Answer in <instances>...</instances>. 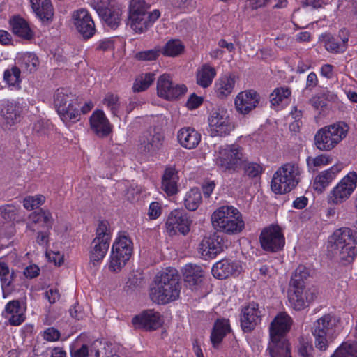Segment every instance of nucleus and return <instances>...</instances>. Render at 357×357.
Returning <instances> with one entry per match:
<instances>
[{
	"mask_svg": "<svg viewBox=\"0 0 357 357\" xmlns=\"http://www.w3.org/2000/svg\"><path fill=\"white\" fill-rule=\"evenodd\" d=\"M185 46L179 40H169L162 48L160 52L166 56L174 57L181 54L184 51Z\"/></svg>",
	"mask_w": 357,
	"mask_h": 357,
	"instance_id": "de8ad7c7",
	"label": "nucleus"
},
{
	"mask_svg": "<svg viewBox=\"0 0 357 357\" xmlns=\"http://www.w3.org/2000/svg\"><path fill=\"white\" fill-rule=\"evenodd\" d=\"M331 357H357V343H342Z\"/></svg>",
	"mask_w": 357,
	"mask_h": 357,
	"instance_id": "3c124183",
	"label": "nucleus"
},
{
	"mask_svg": "<svg viewBox=\"0 0 357 357\" xmlns=\"http://www.w3.org/2000/svg\"><path fill=\"white\" fill-rule=\"evenodd\" d=\"M102 102L114 116H119L124 114V102H120L117 96L109 93L105 95Z\"/></svg>",
	"mask_w": 357,
	"mask_h": 357,
	"instance_id": "c03bdc74",
	"label": "nucleus"
},
{
	"mask_svg": "<svg viewBox=\"0 0 357 357\" xmlns=\"http://www.w3.org/2000/svg\"><path fill=\"white\" fill-rule=\"evenodd\" d=\"M25 307L18 301H11L6 306L2 314L13 326L20 325L25 320Z\"/></svg>",
	"mask_w": 357,
	"mask_h": 357,
	"instance_id": "bb28decb",
	"label": "nucleus"
},
{
	"mask_svg": "<svg viewBox=\"0 0 357 357\" xmlns=\"http://www.w3.org/2000/svg\"><path fill=\"white\" fill-rule=\"evenodd\" d=\"M178 172L174 168H167L162 178V189L169 196L178 192Z\"/></svg>",
	"mask_w": 357,
	"mask_h": 357,
	"instance_id": "72a5a7b5",
	"label": "nucleus"
},
{
	"mask_svg": "<svg viewBox=\"0 0 357 357\" xmlns=\"http://www.w3.org/2000/svg\"><path fill=\"white\" fill-rule=\"evenodd\" d=\"M33 13L43 21L52 20L54 9L50 0H29Z\"/></svg>",
	"mask_w": 357,
	"mask_h": 357,
	"instance_id": "f704fd0d",
	"label": "nucleus"
},
{
	"mask_svg": "<svg viewBox=\"0 0 357 357\" xmlns=\"http://www.w3.org/2000/svg\"><path fill=\"white\" fill-rule=\"evenodd\" d=\"M291 324L292 319L286 312L279 313L271 322L267 349L271 357H291L290 344L284 336Z\"/></svg>",
	"mask_w": 357,
	"mask_h": 357,
	"instance_id": "f03ea898",
	"label": "nucleus"
},
{
	"mask_svg": "<svg viewBox=\"0 0 357 357\" xmlns=\"http://www.w3.org/2000/svg\"><path fill=\"white\" fill-rule=\"evenodd\" d=\"M20 207L15 204H4L0 206V220L8 222L16 220Z\"/></svg>",
	"mask_w": 357,
	"mask_h": 357,
	"instance_id": "8fccbe9b",
	"label": "nucleus"
},
{
	"mask_svg": "<svg viewBox=\"0 0 357 357\" xmlns=\"http://www.w3.org/2000/svg\"><path fill=\"white\" fill-rule=\"evenodd\" d=\"M182 273L185 282L189 285H195L201 281L203 276L202 268L197 265L187 264L183 269Z\"/></svg>",
	"mask_w": 357,
	"mask_h": 357,
	"instance_id": "37998d69",
	"label": "nucleus"
},
{
	"mask_svg": "<svg viewBox=\"0 0 357 357\" xmlns=\"http://www.w3.org/2000/svg\"><path fill=\"white\" fill-rule=\"evenodd\" d=\"M13 273H10V268L6 257H0V280L3 293V297L6 289L9 288L13 280Z\"/></svg>",
	"mask_w": 357,
	"mask_h": 357,
	"instance_id": "a18cd8bd",
	"label": "nucleus"
},
{
	"mask_svg": "<svg viewBox=\"0 0 357 357\" xmlns=\"http://www.w3.org/2000/svg\"><path fill=\"white\" fill-rule=\"evenodd\" d=\"M202 197L201 192L198 188L190 189L185 195L184 198V204L185 208L194 211L202 203Z\"/></svg>",
	"mask_w": 357,
	"mask_h": 357,
	"instance_id": "49530a36",
	"label": "nucleus"
},
{
	"mask_svg": "<svg viewBox=\"0 0 357 357\" xmlns=\"http://www.w3.org/2000/svg\"><path fill=\"white\" fill-rule=\"evenodd\" d=\"M306 162L309 170L314 172L318 168H321L328 165L331 160L328 155L321 154L316 157H307Z\"/></svg>",
	"mask_w": 357,
	"mask_h": 357,
	"instance_id": "5fc2aeb1",
	"label": "nucleus"
},
{
	"mask_svg": "<svg viewBox=\"0 0 357 357\" xmlns=\"http://www.w3.org/2000/svg\"><path fill=\"white\" fill-rule=\"evenodd\" d=\"M261 312L254 302L244 306L241 313V326L244 332H250L261 321Z\"/></svg>",
	"mask_w": 357,
	"mask_h": 357,
	"instance_id": "5701e85b",
	"label": "nucleus"
},
{
	"mask_svg": "<svg viewBox=\"0 0 357 357\" xmlns=\"http://www.w3.org/2000/svg\"><path fill=\"white\" fill-rule=\"evenodd\" d=\"M162 213L160 204L157 202H153L150 204L148 211V215L151 220L157 219Z\"/></svg>",
	"mask_w": 357,
	"mask_h": 357,
	"instance_id": "052dcab7",
	"label": "nucleus"
},
{
	"mask_svg": "<svg viewBox=\"0 0 357 357\" xmlns=\"http://www.w3.org/2000/svg\"><path fill=\"white\" fill-rule=\"evenodd\" d=\"M132 253V243L126 234H119L113 243L109 256V269L119 272L126 265Z\"/></svg>",
	"mask_w": 357,
	"mask_h": 357,
	"instance_id": "9b49d317",
	"label": "nucleus"
},
{
	"mask_svg": "<svg viewBox=\"0 0 357 357\" xmlns=\"http://www.w3.org/2000/svg\"><path fill=\"white\" fill-rule=\"evenodd\" d=\"M216 76V70L212 66L205 63L197 68L196 73V80L199 86L202 88H207L211 84Z\"/></svg>",
	"mask_w": 357,
	"mask_h": 357,
	"instance_id": "58836bf2",
	"label": "nucleus"
},
{
	"mask_svg": "<svg viewBox=\"0 0 357 357\" xmlns=\"http://www.w3.org/2000/svg\"><path fill=\"white\" fill-rule=\"evenodd\" d=\"M357 187V173L349 172L333 188L327 197L330 204H340L349 198Z\"/></svg>",
	"mask_w": 357,
	"mask_h": 357,
	"instance_id": "ddd939ff",
	"label": "nucleus"
},
{
	"mask_svg": "<svg viewBox=\"0 0 357 357\" xmlns=\"http://www.w3.org/2000/svg\"><path fill=\"white\" fill-rule=\"evenodd\" d=\"M155 79V74L147 73L139 75L133 84L132 89L135 92H141L147 89Z\"/></svg>",
	"mask_w": 357,
	"mask_h": 357,
	"instance_id": "603ef678",
	"label": "nucleus"
},
{
	"mask_svg": "<svg viewBox=\"0 0 357 357\" xmlns=\"http://www.w3.org/2000/svg\"><path fill=\"white\" fill-rule=\"evenodd\" d=\"M22 108L14 100H4L0 104V126L10 130L20 121Z\"/></svg>",
	"mask_w": 357,
	"mask_h": 357,
	"instance_id": "4468645a",
	"label": "nucleus"
},
{
	"mask_svg": "<svg viewBox=\"0 0 357 357\" xmlns=\"http://www.w3.org/2000/svg\"><path fill=\"white\" fill-rule=\"evenodd\" d=\"M297 347L298 357H314V349L307 337H300Z\"/></svg>",
	"mask_w": 357,
	"mask_h": 357,
	"instance_id": "864d4df0",
	"label": "nucleus"
},
{
	"mask_svg": "<svg viewBox=\"0 0 357 357\" xmlns=\"http://www.w3.org/2000/svg\"><path fill=\"white\" fill-rule=\"evenodd\" d=\"M203 102V98L200 96H197L195 94H192L188 98L186 105L190 109H195L199 107Z\"/></svg>",
	"mask_w": 357,
	"mask_h": 357,
	"instance_id": "e2e57ef3",
	"label": "nucleus"
},
{
	"mask_svg": "<svg viewBox=\"0 0 357 357\" xmlns=\"http://www.w3.org/2000/svg\"><path fill=\"white\" fill-rule=\"evenodd\" d=\"M302 172L298 164L283 165L273 174L271 185L272 191L279 195L290 192L300 182Z\"/></svg>",
	"mask_w": 357,
	"mask_h": 357,
	"instance_id": "6e6552de",
	"label": "nucleus"
},
{
	"mask_svg": "<svg viewBox=\"0 0 357 357\" xmlns=\"http://www.w3.org/2000/svg\"><path fill=\"white\" fill-rule=\"evenodd\" d=\"M53 103L63 122L75 123L79 120V106L70 89H58L54 93Z\"/></svg>",
	"mask_w": 357,
	"mask_h": 357,
	"instance_id": "9d476101",
	"label": "nucleus"
},
{
	"mask_svg": "<svg viewBox=\"0 0 357 357\" xmlns=\"http://www.w3.org/2000/svg\"><path fill=\"white\" fill-rule=\"evenodd\" d=\"M164 137L160 133L149 134L141 142V149L153 154L159 151L163 144Z\"/></svg>",
	"mask_w": 357,
	"mask_h": 357,
	"instance_id": "ea45409f",
	"label": "nucleus"
},
{
	"mask_svg": "<svg viewBox=\"0 0 357 357\" xmlns=\"http://www.w3.org/2000/svg\"><path fill=\"white\" fill-rule=\"evenodd\" d=\"M259 241L262 248L270 252L280 250L285 243L284 235L278 225L264 228L261 232Z\"/></svg>",
	"mask_w": 357,
	"mask_h": 357,
	"instance_id": "dca6fc26",
	"label": "nucleus"
},
{
	"mask_svg": "<svg viewBox=\"0 0 357 357\" xmlns=\"http://www.w3.org/2000/svg\"><path fill=\"white\" fill-rule=\"evenodd\" d=\"M291 91L287 86L278 87L270 95V102L272 107L280 110L286 107L291 102Z\"/></svg>",
	"mask_w": 357,
	"mask_h": 357,
	"instance_id": "473e14b6",
	"label": "nucleus"
},
{
	"mask_svg": "<svg viewBox=\"0 0 357 357\" xmlns=\"http://www.w3.org/2000/svg\"><path fill=\"white\" fill-rule=\"evenodd\" d=\"M16 63L24 71L32 73L36 70L39 60L37 56L31 52H25L18 55Z\"/></svg>",
	"mask_w": 357,
	"mask_h": 357,
	"instance_id": "a19ab883",
	"label": "nucleus"
},
{
	"mask_svg": "<svg viewBox=\"0 0 357 357\" xmlns=\"http://www.w3.org/2000/svg\"><path fill=\"white\" fill-rule=\"evenodd\" d=\"M3 81L11 89L17 90L21 88L22 77L19 67L12 66L3 73Z\"/></svg>",
	"mask_w": 357,
	"mask_h": 357,
	"instance_id": "79ce46f5",
	"label": "nucleus"
},
{
	"mask_svg": "<svg viewBox=\"0 0 357 357\" xmlns=\"http://www.w3.org/2000/svg\"><path fill=\"white\" fill-rule=\"evenodd\" d=\"M349 132V126L344 122H337L319 129L314 138V145L321 151H329L335 148Z\"/></svg>",
	"mask_w": 357,
	"mask_h": 357,
	"instance_id": "1a4fd4ad",
	"label": "nucleus"
},
{
	"mask_svg": "<svg viewBox=\"0 0 357 357\" xmlns=\"http://www.w3.org/2000/svg\"><path fill=\"white\" fill-rule=\"evenodd\" d=\"M245 160L243 149L238 145L220 146L215 151L213 161L222 172H238Z\"/></svg>",
	"mask_w": 357,
	"mask_h": 357,
	"instance_id": "0eeeda50",
	"label": "nucleus"
},
{
	"mask_svg": "<svg viewBox=\"0 0 357 357\" xmlns=\"http://www.w3.org/2000/svg\"><path fill=\"white\" fill-rule=\"evenodd\" d=\"M132 324L135 327L151 331L160 328L162 324V319L158 312L146 310L136 315L132 319Z\"/></svg>",
	"mask_w": 357,
	"mask_h": 357,
	"instance_id": "b1692460",
	"label": "nucleus"
},
{
	"mask_svg": "<svg viewBox=\"0 0 357 357\" xmlns=\"http://www.w3.org/2000/svg\"><path fill=\"white\" fill-rule=\"evenodd\" d=\"M342 168L340 165H333L331 168L320 172L314 178L313 187L319 192L324 189L335 178Z\"/></svg>",
	"mask_w": 357,
	"mask_h": 357,
	"instance_id": "7c9ffc66",
	"label": "nucleus"
},
{
	"mask_svg": "<svg viewBox=\"0 0 357 357\" xmlns=\"http://www.w3.org/2000/svg\"><path fill=\"white\" fill-rule=\"evenodd\" d=\"M187 88L183 84L174 83L167 75H161L157 82L158 95L166 100H172L184 94Z\"/></svg>",
	"mask_w": 357,
	"mask_h": 357,
	"instance_id": "aec40b11",
	"label": "nucleus"
},
{
	"mask_svg": "<svg viewBox=\"0 0 357 357\" xmlns=\"http://www.w3.org/2000/svg\"><path fill=\"white\" fill-rule=\"evenodd\" d=\"M180 291L181 284L177 270L167 267L155 275L149 295L153 302L164 305L176 300Z\"/></svg>",
	"mask_w": 357,
	"mask_h": 357,
	"instance_id": "f257e3e1",
	"label": "nucleus"
},
{
	"mask_svg": "<svg viewBox=\"0 0 357 357\" xmlns=\"http://www.w3.org/2000/svg\"><path fill=\"white\" fill-rule=\"evenodd\" d=\"M349 38V32L341 29L337 36L324 33L319 36V41L324 44L325 49L330 53L340 54L346 51Z\"/></svg>",
	"mask_w": 357,
	"mask_h": 357,
	"instance_id": "f3484780",
	"label": "nucleus"
},
{
	"mask_svg": "<svg viewBox=\"0 0 357 357\" xmlns=\"http://www.w3.org/2000/svg\"><path fill=\"white\" fill-rule=\"evenodd\" d=\"M245 174L250 178H254L259 176L263 169L261 165L256 162H248L244 165Z\"/></svg>",
	"mask_w": 357,
	"mask_h": 357,
	"instance_id": "bf43d9fd",
	"label": "nucleus"
},
{
	"mask_svg": "<svg viewBox=\"0 0 357 357\" xmlns=\"http://www.w3.org/2000/svg\"><path fill=\"white\" fill-rule=\"evenodd\" d=\"M45 201V197L42 195L27 196L23 199V206L26 210L31 211L43 204Z\"/></svg>",
	"mask_w": 357,
	"mask_h": 357,
	"instance_id": "4d7b16f0",
	"label": "nucleus"
},
{
	"mask_svg": "<svg viewBox=\"0 0 357 357\" xmlns=\"http://www.w3.org/2000/svg\"><path fill=\"white\" fill-rule=\"evenodd\" d=\"M30 223L28 225L32 230L36 229L37 225L50 229L54 222L52 213L49 211L40 210L32 213L30 216Z\"/></svg>",
	"mask_w": 357,
	"mask_h": 357,
	"instance_id": "c9c22d12",
	"label": "nucleus"
},
{
	"mask_svg": "<svg viewBox=\"0 0 357 357\" xmlns=\"http://www.w3.org/2000/svg\"><path fill=\"white\" fill-rule=\"evenodd\" d=\"M165 225L167 231L170 236L178 232L186 235L190 231L191 220L184 211L176 209L169 213Z\"/></svg>",
	"mask_w": 357,
	"mask_h": 357,
	"instance_id": "6ab92c4d",
	"label": "nucleus"
},
{
	"mask_svg": "<svg viewBox=\"0 0 357 357\" xmlns=\"http://www.w3.org/2000/svg\"><path fill=\"white\" fill-rule=\"evenodd\" d=\"M91 130L99 137H106L112 132V126L103 111L96 110L90 117Z\"/></svg>",
	"mask_w": 357,
	"mask_h": 357,
	"instance_id": "cd10ccee",
	"label": "nucleus"
},
{
	"mask_svg": "<svg viewBox=\"0 0 357 357\" xmlns=\"http://www.w3.org/2000/svg\"><path fill=\"white\" fill-rule=\"evenodd\" d=\"M160 50V47H157L152 50L139 52L136 54L135 57L141 61H153L158 57L161 53Z\"/></svg>",
	"mask_w": 357,
	"mask_h": 357,
	"instance_id": "13d9d810",
	"label": "nucleus"
},
{
	"mask_svg": "<svg viewBox=\"0 0 357 357\" xmlns=\"http://www.w3.org/2000/svg\"><path fill=\"white\" fill-rule=\"evenodd\" d=\"M13 33L22 40H30L34 38V31L29 22L20 16L13 17L10 21Z\"/></svg>",
	"mask_w": 357,
	"mask_h": 357,
	"instance_id": "c756f323",
	"label": "nucleus"
},
{
	"mask_svg": "<svg viewBox=\"0 0 357 357\" xmlns=\"http://www.w3.org/2000/svg\"><path fill=\"white\" fill-rule=\"evenodd\" d=\"M223 250L222 238L216 234L204 238L199 245V252L204 259H213Z\"/></svg>",
	"mask_w": 357,
	"mask_h": 357,
	"instance_id": "393cba45",
	"label": "nucleus"
},
{
	"mask_svg": "<svg viewBox=\"0 0 357 357\" xmlns=\"http://www.w3.org/2000/svg\"><path fill=\"white\" fill-rule=\"evenodd\" d=\"M112 236V230L109 222L106 220L99 221L96 230V237L94 239L110 243Z\"/></svg>",
	"mask_w": 357,
	"mask_h": 357,
	"instance_id": "09e8293b",
	"label": "nucleus"
},
{
	"mask_svg": "<svg viewBox=\"0 0 357 357\" xmlns=\"http://www.w3.org/2000/svg\"><path fill=\"white\" fill-rule=\"evenodd\" d=\"M328 250L345 264L357 256V232L348 227L335 230L328 238Z\"/></svg>",
	"mask_w": 357,
	"mask_h": 357,
	"instance_id": "7ed1b4c3",
	"label": "nucleus"
},
{
	"mask_svg": "<svg viewBox=\"0 0 357 357\" xmlns=\"http://www.w3.org/2000/svg\"><path fill=\"white\" fill-rule=\"evenodd\" d=\"M201 139V134L192 127H183L177 132L178 144L186 149L196 148L200 143Z\"/></svg>",
	"mask_w": 357,
	"mask_h": 357,
	"instance_id": "c85d7f7f",
	"label": "nucleus"
},
{
	"mask_svg": "<svg viewBox=\"0 0 357 357\" xmlns=\"http://www.w3.org/2000/svg\"><path fill=\"white\" fill-rule=\"evenodd\" d=\"M209 132L213 137H225L234 130V126L227 109H213L208 118Z\"/></svg>",
	"mask_w": 357,
	"mask_h": 357,
	"instance_id": "f8f14e48",
	"label": "nucleus"
},
{
	"mask_svg": "<svg viewBox=\"0 0 357 357\" xmlns=\"http://www.w3.org/2000/svg\"><path fill=\"white\" fill-rule=\"evenodd\" d=\"M72 22L83 38L89 39L95 34V23L87 9L79 8L74 10L72 13Z\"/></svg>",
	"mask_w": 357,
	"mask_h": 357,
	"instance_id": "a211bd4d",
	"label": "nucleus"
},
{
	"mask_svg": "<svg viewBox=\"0 0 357 357\" xmlns=\"http://www.w3.org/2000/svg\"><path fill=\"white\" fill-rule=\"evenodd\" d=\"M99 17L112 29H116L121 22L122 7L120 4L95 9Z\"/></svg>",
	"mask_w": 357,
	"mask_h": 357,
	"instance_id": "a878e982",
	"label": "nucleus"
},
{
	"mask_svg": "<svg viewBox=\"0 0 357 357\" xmlns=\"http://www.w3.org/2000/svg\"><path fill=\"white\" fill-rule=\"evenodd\" d=\"M340 319L333 312L326 313L313 322L311 332L314 346L320 351H326L337 334Z\"/></svg>",
	"mask_w": 357,
	"mask_h": 357,
	"instance_id": "20e7f679",
	"label": "nucleus"
},
{
	"mask_svg": "<svg viewBox=\"0 0 357 357\" xmlns=\"http://www.w3.org/2000/svg\"><path fill=\"white\" fill-rule=\"evenodd\" d=\"M316 297L314 289H305L303 285H291L288 289V301L295 310L300 311L307 307Z\"/></svg>",
	"mask_w": 357,
	"mask_h": 357,
	"instance_id": "2eb2a0df",
	"label": "nucleus"
},
{
	"mask_svg": "<svg viewBox=\"0 0 357 357\" xmlns=\"http://www.w3.org/2000/svg\"><path fill=\"white\" fill-rule=\"evenodd\" d=\"M211 222L217 231L228 234H238L244 227L238 210L231 206H223L215 210L211 215Z\"/></svg>",
	"mask_w": 357,
	"mask_h": 357,
	"instance_id": "423d86ee",
	"label": "nucleus"
},
{
	"mask_svg": "<svg viewBox=\"0 0 357 357\" xmlns=\"http://www.w3.org/2000/svg\"><path fill=\"white\" fill-rule=\"evenodd\" d=\"M230 331L231 328L228 319H217L211 334V341L213 346L217 347Z\"/></svg>",
	"mask_w": 357,
	"mask_h": 357,
	"instance_id": "4c0bfd02",
	"label": "nucleus"
},
{
	"mask_svg": "<svg viewBox=\"0 0 357 357\" xmlns=\"http://www.w3.org/2000/svg\"><path fill=\"white\" fill-rule=\"evenodd\" d=\"M269 0H247L246 8L257 10L267 5Z\"/></svg>",
	"mask_w": 357,
	"mask_h": 357,
	"instance_id": "0e129e2a",
	"label": "nucleus"
},
{
	"mask_svg": "<svg viewBox=\"0 0 357 357\" xmlns=\"http://www.w3.org/2000/svg\"><path fill=\"white\" fill-rule=\"evenodd\" d=\"M45 298L50 303H54L59 299L60 294L56 289L51 288L46 291Z\"/></svg>",
	"mask_w": 357,
	"mask_h": 357,
	"instance_id": "338daca9",
	"label": "nucleus"
},
{
	"mask_svg": "<svg viewBox=\"0 0 357 357\" xmlns=\"http://www.w3.org/2000/svg\"><path fill=\"white\" fill-rule=\"evenodd\" d=\"M150 5L144 0H130L128 24L136 33H142L160 17V12L155 9L149 13Z\"/></svg>",
	"mask_w": 357,
	"mask_h": 357,
	"instance_id": "39448f33",
	"label": "nucleus"
},
{
	"mask_svg": "<svg viewBox=\"0 0 357 357\" xmlns=\"http://www.w3.org/2000/svg\"><path fill=\"white\" fill-rule=\"evenodd\" d=\"M310 274V270L303 265H299L291 276L289 284L291 285H303L304 281Z\"/></svg>",
	"mask_w": 357,
	"mask_h": 357,
	"instance_id": "6e6d98bb",
	"label": "nucleus"
},
{
	"mask_svg": "<svg viewBox=\"0 0 357 357\" xmlns=\"http://www.w3.org/2000/svg\"><path fill=\"white\" fill-rule=\"evenodd\" d=\"M243 270L239 260L223 259L216 262L212 267V274L218 279H225L230 276L238 275Z\"/></svg>",
	"mask_w": 357,
	"mask_h": 357,
	"instance_id": "412c9836",
	"label": "nucleus"
},
{
	"mask_svg": "<svg viewBox=\"0 0 357 357\" xmlns=\"http://www.w3.org/2000/svg\"><path fill=\"white\" fill-rule=\"evenodd\" d=\"M110 243L93 239L89 249V260L93 266L100 264L107 253Z\"/></svg>",
	"mask_w": 357,
	"mask_h": 357,
	"instance_id": "e433bc0d",
	"label": "nucleus"
},
{
	"mask_svg": "<svg viewBox=\"0 0 357 357\" xmlns=\"http://www.w3.org/2000/svg\"><path fill=\"white\" fill-rule=\"evenodd\" d=\"M40 268L36 265H30L24 270V275L27 278H33L39 275Z\"/></svg>",
	"mask_w": 357,
	"mask_h": 357,
	"instance_id": "69168bd1",
	"label": "nucleus"
},
{
	"mask_svg": "<svg viewBox=\"0 0 357 357\" xmlns=\"http://www.w3.org/2000/svg\"><path fill=\"white\" fill-rule=\"evenodd\" d=\"M354 3L350 0H338L337 8L340 11H352V7Z\"/></svg>",
	"mask_w": 357,
	"mask_h": 357,
	"instance_id": "774afa93",
	"label": "nucleus"
},
{
	"mask_svg": "<svg viewBox=\"0 0 357 357\" xmlns=\"http://www.w3.org/2000/svg\"><path fill=\"white\" fill-rule=\"evenodd\" d=\"M43 338L47 341L54 342L59 339L60 332L57 329H56L53 327H50V328H47L43 332Z\"/></svg>",
	"mask_w": 357,
	"mask_h": 357,
	"instance_id": "680f3d73",
	"label": "nucleus"
},
{
	"mask_svg": "<svg viewBox=\"0 0 357 357\" xmlns=\"http://www.w3.org/2000/svg\"><path fill=\"white\" fill-rule=\"evenodd\" d=\"M236 84L235 77L231 75H224L218 77L214 84V91L219 98H225L231 94Z\"/></svg>",
	"mask_w": 357,
	"mask_h": 357,
	"instance_id": "2f4dec72",
	"label": "nucleus"
},
{
	"mask_svg": "<svg viewBox=\"0 0 357 357\" xmlns=\"http://www.w3.org/2000/svg\"><path fill=\"white\" fill-rule=\"evenodd\" d=\"M260 100L258 93L254 90H245L237 94L234 99L236 111L241 114H248L255 109Z\"/></svg>",
	"mask_w": 357,
	"mask_h": 357,
	"instance_id": "4be33fe9",
	"label": "nucleus"
}]
</instances>
